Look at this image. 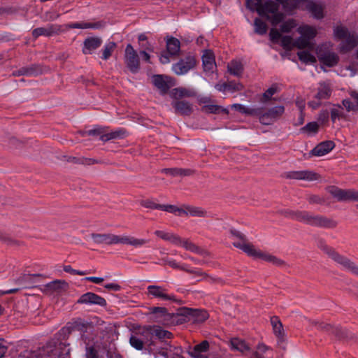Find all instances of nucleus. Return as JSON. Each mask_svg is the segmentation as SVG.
I'll list each match as a JSON object with an SVG mask.
<instances>
[{"instance_id": "31", "label": "nucleus", "mask_w": 358, "mask_h": 358, "mask_svg": "<svg viewBox=\"0 0 358 358\" xmlns=\"http://www.w3.org/2000/svg\"><path fill=\"white\" fill-rule=\"evenodd\" d=\"M180 41L176 38H170L166 41V48L170 55H177L180 48Z\"/></svg>"}, {"instance_id": "34", "label": "nucleus", "mask_w": 358, "mask_h": 358, "mask_svg": "<svg viewBox=\"0 0 358 358\" xmlns=\"http://www.w3.org/2000/svg\"><path fill=\"white\" fill-rule=\"evenodd\" d=\"M271 322L275 336H278L280 339H282L285 335V332L282 327V324L281 322L279 320L278 317H271Z\"/></svg>"}, {"instance_id": "24", "label": "nucleus", "mask_w": 358, "mask_h": 358, "mask_svg": "<svg viewBox=\"0 0 358 358\" xmlns=\"http://www.w3.org/2000/svg\"><path fill=\"white\" fill-rule=\"evenodd\" d=\"M209 348V344L206 341L195 345L194 348L189 352V355L193 358H207L203 354L207 352Z\"/></svg>"}, {"instance_id": "10", "label": "nucleus", "mask_w": 358, "mask_h": 358, "mask_svg": "<svg viewBox=\"0 0 358 358\" xmlns=\"http://www.w3.org/2000/svg\"><path fill=\"white\" fill-rule=\"evenodd\" d=\"M270 40L273 43L280 44L285 50H291L296 47V40L290 36H282L276 29H271L269 33Z\"/></svg>"}, {"instance_id": "22", "label": "nucleus", "mask_w": 358, "mask_h": 358, "mask_svg": "<svg viewBox=\"0 0 358 358\" xmlns=\"http://www.w3.org/2000/svg\"><path fill=\"white\" fill-rule=\"evenodd\" d=\"M203 69L206 72H213L216 69V64L213 53L210 50H206L202 56Z\"/></svg>"}, {"instance_id": "32", "label": "nucleus", "mask_w": 358, "mask_h": 358, "mask_svg": "<svg viewBox=\"0 0 358 358\" xmlns=\"http://www.w3.org/2000/svg\"><path fill=\"white\" fill-rule=\"evenodd\" d=\"M116 48L117 44L113 41H108L106 43L103 49L101 50V58L103 60H108L112 56Z\"/></svg>"}, {"instance_id": "38", "label": "nucleus", "mask_w": 358, "mask_h": 358, "mask_svg": "<svg viewBox=\"0 0 358 358\" xmlns=\"http://www.w3.org/2000/svg\"><path fill=\"white\" fill-rule=\"evenodd\" d=\"M87 133L89 135L92 136L100 135L99 139L102 141H108L109 140L116 139L113 131L106 134H103L101 129H97L90 130Z\"/></svg>"}, {"instance_id": "44", "label": "nucleus", "mask_w": 358, "mask_h": 358, "mask_svg": "<svg viewBox=\"0 0 358 358\" xmlns=\"http://www.w3.org/2000/svg\"><path fill=\"white\" fill-rule=\"evenodd\" d=\"M255 31V33L263 35L267 31V26L264 22L259 18H256L254 22Z\"/></svg>"}, {"instance_id": "59", "label": "nucleus", "mask_w": 358, "mask_h": 358, "mask_svg": "<svg viewBox=\"0 0 358 358\" xmlns=\"http://www.w3.org/2000/svg\"><path fill=\"white\" fill-rule=\"evenodd\" d=\"M329 120V112L327 110H322L318 115V121L322 123L328 121Z\"/></svg>"}, {"instance_id": "15", "label": "nucleus", "mask_w": 358, "mask_h": 358, "mask_svg": "<svg viewBox=\"0 0 358 358\" xmlns=\"http://www.w3.org/2000/svg\"><path fill=\"white\" fill-rule=\"evenodd\" d=\"M316 52L319 60L324 65L331 67L336 65L338 62V57L336 53L332 52H323L322 47H318Z\"/></svg>"}, {"instance_id": "20", "label": "nucleus", "mask_w": 358, "mask_h": 358, "mask_svg": "<svg viewBox=\"0 0 358 358\" xmlns=\"http://www.w3.org/2000/svg\"><path fill=\"white\" fill-rule=\"evenodd\" d=\"M60 31V26L57 24H48L45 27H38L32 31L34 38L40 36H50L58 33Z\"/></svg>"}, {"instance_id": "33", "label": "nucleus", "mask_w": 358, "mask_h": 358, "mask_svg": "<svg viewBox=\"0 0 358 358\" xmlns=\"http://www.w3.org/2000/svg\"><path fill=\"white\" fill-rule=\"evenodd\" d=\"M155 234L162 240L169 241L173 245L179 241V236L171 232L157 230L155 231Z\"/></svg>"}, {"instance_id": "53", "label": "nucleus", "mask_w": 358, "mask_h": 358, "mask_svg": "<svg viewBox=\"0 0 358 358\" xmlns=\"http://www.w3.org/2000/svg\"><path fill=\"white\" fill-rule=\"evenodd\" d=\"M277 88L276 87H271L268 88L262 96V101H267L271 99V96L276 92Z\"/></svg>"}, {"instance_id": "40", "label": "nucleus", "mask_w": 358, "mask_h": 358, "mask_svg": "<svg viewBox=\"0 0 358 358\" xmlns=\"http://www.w3.org/2000/svg\"><path fill=\"white\" fill-rule=\"evenodd\" d=\"M162 172L170 176H188L191 173V171L189 169H182L180 168H171L164 169Z\"/></svg>"}, {"instance_id": "49", "label": "nucleus", "mask_w": 358, "mask_h": 358, "mask_svg": "<svg viewBox=\"0 0 358 358\" xmlns=\"http://www.w3.org/2000/svg\"><path fill=\"white\" fill-rule=\"evenodd\" d=\"M318 124L315 122H312L308 123L305 127H303L301 130L303 132H307L308 134H315L318 131Z\"/></svg>"}, {"instance_id": "61", "label": "nucleus", "mask_w": 358, "mask_h": 358, "mask_svg": "<svg viewBox=\"0 0 358 358\" xmlns=\"http://www.w3.org/2000/svg\"><path fill=\"white\" fill-rule=\"evenodd\" d=\"M231 86V83L217 84L215 85V88L220 92H224L225 90H228V89H230Z\"/></svg>"}, {"instance_id": "58", "label": "nucleus", "mask_w": 358, "mask_h": 358, "mask_svg": "<svg viewBox=\"0 0 358 358\" xmlns=\"http://www.w3.org/2000/svg\"><path fill=\"white\" fill-rule=\"evenodd\" d=\"M142 205L145 208H150L152 209H159V204H157L151 201H144L142 202Z\"/></svg>"}, {"instance_id": "55", "label": "nucleus", "mask_w": 358, "mask_h": 358, "mask_svg": "<svg viewBox=\"0 0 358 358\" xmlns=\"http://www.w3.org/2000/svg\"><path fill=\"white\" fill-rule=\"evenodd\" d=\"M204 108L206 111L210 112V113H220V111H224L225 113H227V109H222V108H221L220 106H217V105L206 106Z\"/></svg>"}, {"instance_id": "4", "label": "nucleus", "mask_w": 358, "mask_h": 358, "mask_svg": "<svg viewBox=\"0 0 358 358\" xmlns=\"http://www.w3.org/2000/svg\"><path fill=\"white\" fill-rule=\"evenodd\" d=\"M334 37L336 40L341 41L340 49L342 52L350 51L357 44L358 37L356 34L350 32L343 26H336L334 28Z\"/></svg>"}, {"instance_id": "37", "label": "nucleus", "mask_w": 358, "mask_h": 358, "mask_svg": "<svg viewBox=\"0 0 358 358\" xmlns=\"http://www.w3.org/2000/svg\"><path fill=\"white\" fill-rule=\"evenodd\" d=\"M71 29H99L101 27L100 22L90 23V22H73L68 25Z\"/></svg>"}, {"instance_id": "56", "label": "nucleus", "mask_w": 358, "mask_h": 358, "mask_svg": "<svg viewBox=\"0 0 358 358\" xmlns=\"http://www.w3.org/2000/svg\"><path fill=\"white\" fill-rule=\"evenodd\" d=\"M61 284H64V282H62L60 280H56V281H53V282L48 283L47 285V287L51 290H56V289L60 288Z\"/></svg>"}, {"instance_id": "35", "label": "nucleus", "mask_w": 358, "mask_h": 358, "mask_svg": "<svg viewBox=\"0 0 358 358\" xmlns=\"http://www.w3.org/2000/svg\"><path fill=\"white\" fill-rule=\"evenodd\" d=\"M308 9L317 19H322L324 17V7L320 3L310 2L308 3Z\"/></svg>"}, {"instance_id": "45", "label": "nucleus", "mask_w": 358, "mask_h": 358, "mask_svg": "<svg viewBox=\"0 0 358 358\" xmlns=\"http://www.w3.org/2000/svg\"><path fill=\"white\" fill-rule=\"evenodd\" d=\"M268 351V348L264 344H259L257 350L253 353L252 358H270L268 356H264Z\"/></svg>"}, {"instance_id": "7", "label": "nucleus", "mask_w": 358, "mask_h": 358, "mask_svg": "<svg viewBox=\"0 0 358 358\" xmlns=\"http://www.w3.org/2000/svg\"><path fill=\"white\" fill-rule=\"evenodd\" d=\"M256 110L257 114H255V117H257L263 124L268 125L282 116L285 108L282 106H276L264 111L263 108L257 107Z\"/></svg>"}, {"instance_id": "6", "label": "nucleus", "mask_w": 358, "mask_h": 358, "mask_svg": "<svg viewBox=\"0 0 358 358\" xmlns=\"http://www.w3.org/2000/svg\"><path fill=\"white\" fill-rule=\"evenodd\" d=\"M320 248L324 250L333 260L340 264L342 268L349 272L358 275V266L348 258L340 255L336 252L331 248H329L324 243H321Z\"/></svg>"}, {"instance_id": "36", "label": "nucleus", "mask_w": 358, "mask_h": 358, "mask_svg": "<svg viewBox=\"0 0 358 358\" xmlns=\"http://www.w3.org/2000/svg\"><path fill=\"white\" fill-rule=\"evenodd\" d=\"M297 55L300 61L306 64H313L317 61L315 56L307 50L300 51Z\"/></svg>"}, {"instance_id": "41", "label": "nucleus", "mask_w": 358, "mask_h": 358, "mask_svg": "<svg viewBox=\"0 0 358 358\" xmlns=\"http://www.w3.org/2000/svg\"><path fill=\"white\" fill-rule=\"evenodd\" d=\"M159 210L172 213L179 216L183 215V213H185L184 206L178 208L173 205H160Z\"/></svg>"}, {"instance_id": "26", "label": "nucleus", "mask_w": 358, "mask_h": 358, "mask_svg": "<svg viewBox=\"0 0 358 358\" xmlns=\"http://www.w3.org/2000/svg\"><path fill=\"white\" fill-rule=\"evenodd\" d=\"M135 334L139 336L143 345H149L151 343L152 338V329L151 327L140 328Z\"/></svg>"}, {"instance_id": "51", "label": "nucleus", "mask_w": 358, "mask_h": 358, "mask_svg": "<svg viewBox=\"0 0 358 358\" xmlns=\"http://www.w3.org/2000/svg\"><path fill=\"white\" fill-rule=\"evenodd\" d=\"M165 263L173 268L187 271L185 265H180L179 263H178L176 260L173 259H169L165 260Z\"/></svg>"}, {"instance_id": "63", "label": "nucleus", "mask_w": 358, "mask_h": 358, "mask_svg": "<svg viewBox=\"0 0 358 358\" xmlns=\"http://www.w3.org/2000/svg\"><path fill=\"white\" fill-rule=\"evenodd\" d=\"M114 134L115 135L116 139L117 138H122L125 136L126 131L123 129H117L115 131H113Z\"/></svg>"}, {"instance_id": "47", "label": "nucleus", "mask_w": 358, "mask_h": 358, "mask_svg": "<svg viewBox=\"0 0 358 358\" xmlns=\"http://www.w3.org/2000/svg\"><path fill=\"white\" fill-rule=\"evenodd\" d=\"M296 27V23L294 20H289L285 21L280 26V31L284 33L290 32L294 28Z\"/></svg>"}, {"instance_id": "21", "label": "nucleus", "mask_w": 358, "mask_h": 358, "mask_svg": "<svg viewBox=\"0 0 358 358\" xmlns=\"http://www.w3.org/2000/svg\"><path fill=\"white\" fill-rule=\"evenodd\" d=\"M335 145L333 141H324L318 144L311 150V154L314 156L321 157L329 153Z\"/></svg>"}, {"instance_id": "14", "label": "nucleus", "mask_w": 358, "mask_h": 358, "mask_svg": "<svg viewBox=\"0 0 358 358\" xmlns=\"http://www.w3.org/2000/svg\"><path fill=\"white\" fill-rule=\"evenodd\" d=\"M78 303L86 305H98L103 307L106 306L105 299L92 292H87L81 295L78 300Z\"/></svg>"}, {"instance_id": "57", "label": "nucleus", "mask_w": 358, "mask_h": 358, "mask_svg": "<svg viewBox=\"0 0 358 358\" xmlns=\"http://www.w3.org/2000/svg\"><path fill=\"white\" fill-rule=\"evenodd\" d=\"M104 287L108 290H112L115 292H118L121 289L120 285L115 282L105 284Z\"/></svg>"}, {"instance_id": "8", "label": "nucleus", "mask_w": 358, "mask_h": 358, "mask_svg": "<svg viewBox=\"0 0 358 358\" xmlns=\"http://www.w3.org/2000/svg\"><path fill=\"white\" fill-rule=\"evenodd\" d=\"M231 233L233 236L239 238L238 241L233 243L235 247L240 248L248 255L255 258H257V257L261 255L260 250H257L254 245L245 241L244 235L241 232L235 229H231Z\"/></svg>"}, {"instance_id": "23", "label": "nucleus", "mask_w": 358, "mask_h": 358, "mask_svg": "<svg viewBox=\"0 0 358 358\" xmlns=\"http://www.w3.org/2000/svg\"><path fill=\"white\" fill-rule=\"evenodd\" d=\"M152 317L154 322L166 324L169 320L170 315L165 308H154L152 311Z\"/></svg>"}, {"instance_id": "5", "label": "nucleus", "mask_w": 358, "mask_h": 358, "mask_svg": "<svg viewBox=\"0 0 358 358\" xmlns=\"http://www.w3.org/2000/svg\"><path fill=\"white\" fill-rule=\"evenodd\" d=\"M297 32L300 36L296 39V48L299 49L306 48L313 49L314 47L313 40L317 34V28L308 24H303L297 28Z\"/></svg>"}, {"instance_id": "1", "label": "nucleus", "mask_w": 358, "mask_h": 358, "mask_svg": "<svg viewBox=\"0 0 358 358\" xmlns=\"http://www.w3.org/2000/svg\"><path fill=\"white\" fill-rule=\"evenodd\" d=\"M90 237L96 244H124L134 248H140L148 242V240L143 238H136L127 235L117 236L112 234H92Z\"/></svg>"}, {"instance_id": "18", "label": "nucleus", "mask_w": 358, "mask_h": 358, "mask_svg": "<svg viewBox=\"0 0 358 358\" xmlns=\"http://www.w3.org/2000/svg\"><path fill=\"white\" fill-rule=\"evenodd\" d=\"M287 177L292 179L304 180L308 181L316 180L319 178L318 175L310 171H291L287 174Z\"/></svg>"}, {"instance_id": "54", "label": "nucleus", "mask_w": 358, "mask_h": 358, "mask_svg": "<svg viewBox=\"0 0 358 358\" xmlns=\"http://www.w3.org/2000/svg\"><path fill=\"white\" fill-rule=\"evenodd\" d=\"M343 106L346 108L347 111H352L357 109V106L355 105L350 99H345L342 101Z\"/></svg>"}, {"instance_id": "52", "label": "nucleus", "mask_w": 358, "mask_h": 358, "mask_svg": "<svg viewBox=\"0 0 358 358\" xmlns=\"http://www.w3.org/2000/svg\"><path fill=\"white\" fill-rule=\"evenodd\" d=\"M172 94L175 98H181L189 96L188 91L184 88H176L173 90Z\"/></svg>"}, {"instance_id": "64", "label": "nucleus", "mask_w": 358, "mask_h": 358, "mask_svg": "<svg viewBox=\"0 0 358 358\" xmlns=\"http://www.w3.org/2000/svg\"><path fill=\"white\" fill-rule=\"evenodd\" d=\"M85 279L86 280L92 282L96 283V284H100V283H101L103 281V278L94 277V276L86 277Z\"/></svg>"}, {"instance_id": "13", "label": "nucleus", "mask_w": 358, "mask_h": 358, "mask_svg": "<svg viewBox=\"0 0 358 358\" xmlns=\"http://www.w3.org/2000/svg\"><path fill=\"white\" fill-rule=\"evenodd\" d=\"M152 83L162 94H166L170 87L175 85L173 79L163 75H154L152 77Z\"/></svg>"}, {"instance_id": "42", "label": "nucleus", "mask_w": 358, "mask_h": 358, "mask_svg": "<svg viewBox=\"0 0 358 358\" xmlns=\"http://www.w3.org/2000/svg\"><path fill=\"white\" fill-rule=\"evenodd\" d=\"M231 108L236 110H238V112H240L242 114H246V115H252V116H255V114H257L256 108H247L245 106L240 104V103H234L231 106Z\"/></svg>"}, {"instance_id": "11", "label": "nucleus", "mask_w": 358, "mask_h": 358, "mask_svg": "<svg viewBox=\"0 0 358 358\" xmlns=\"http://www.w3.org/2000/svg\"><path fill=\"white\" fill-rule=\"evenodd\" d=\"M196 59L192 55H188L172 66V70L177 75H185L196 66Z\"/></svg>"}, {"instance_id": "17", "label": "nucleus", "mask_w": 358, "mask_h": 358, "mask_svg": "<svg viewBox=\"0 0 358 358\" xmlns=\"http://www.w3.org/2000/svg\"><path fill=\"white\" fill-rule=\"evenodd\" d=\"M333 88L328 82H322L319 83L317 92L315 95L316 99L326 100L329 99L332 94Z\"/></svg>"}, {"instance_id": "50", "label": "nucleus", "mask_w": 358, "mask_h": 358, "mask_svg": "<svg viewBox=\"0 0 358 358\" xmlns=\"http://www.w3.org/2000/svg\"><path fill=\"white\" fill-rule=\"evenodd\" d=\"M152 329V334H155L156 336L159 338H170L171 334L166 330L161 329L160 327H156Z\"/></svg>"}, {"instance_id": "39", "label": "nucleus", "mask_w": 358, "mask_h": 358, "mask_svg": "<svg viewBox=\"0 0 358 358\" xmlns=\"http://www.w3.org/2000/svg\"><path fill=\"white\" fill-rule=\"evenodd\" d=\"M229 72L236 76H239L243 72V66L238 61H231L228 64Z\"/></svg>"}, {"instance_id": "25", "label": "nucleus", "mask_w": 358, "mask_h": 358, "mask_svg": "<svg viewBox=\"0 0 358 358\" xmlns=\"http://www.w3.org/2000/svg\"><path fill=\"white\" fill-rule=\"evenodd\" d=\"M184 314L188 316L189 320L193 319L196 322H202L208 317L207 312L201 310L187 309Z\"/></svg>"}, {"instance_id": "2", "label": "nucleus", "mask_w": 358, "mask_h": 358, "mask_svg": "<svg viewBox=\"0 0 358 358\" xmlns=\"http://www.w3.org/2000/svg\"><path fill=\"white\" fill-rule=\"evenodd\" d=\"M257 1L255 6L252 7L250 1L248 0V8L251 10H256L259 15L265 16L273 25H276L282 20L284 15L278 11L279 4L277 2L267 1L264 3H262L261 0Z\"/></svg>"}, {"instance_id": "27", "label": "nucleus", "mask_w": 358, "mask_h": 358, "mask_svg": "<svg viewBox=\"0 0 358 358\" xmlns=\"http://www.w3.org/2000/svg\"><path fill=\"white\" fill-rule=\"evenodd\" d=\"M176 111L181 115H189L192 111V105L186 101H176L173 103Z\"/></svg>"}, {"instance_id": "16", "label": "nucleus", "mask_w": 358, "mask_h": 358, "mask_svg": "<svg viewBox=\"0 0 358 358\" xmlns=\"http://www.w3.org/2000/svg\"><path fill=\"white\" fill-rule=\"evenodd\" d=\"M148 293L149 295L162 301H171L174 299V296L169 294L166 289L161 286L149 285L148 287Z\"/></svg>"}, {"instance_id": "46", "label": "nucleus", "mask_w": 358, "mask_h": 358, "mask_svg": "<svg viewBox=\"0 0 358 358\" xmlns=\"http://www.w3.org/2000/svg\"><path fill=\"white\" fill-rule=\"evenodd\" d=\"M257 258L262 259L266 262H271L275 265H281L282 264V261L278 259L277 257L271 255L269 254L263 253L261 252V255L257 257Z\"/></svg>"}, {"instance_id": "30", "label": "nucleus", "mask_w": 358, "mask_h": 358, "mask_svg": "<svg viewBox=\"0 0 358 358\" xmlns=\"http://www.w3.org/2000/svg\"><path fill=\"white\" fill-rule=\"evenodd\" d=\"M184 209H185V213H183V215H189L191 216H194V217H206L207 216V212L200 207L192 206H185Z\"/></svg>"}, {"instance_id": "12", "label": "nucleus", "mask_w": 358, "mask_h": 358, "mask_svg": "<svg viewBox=\"0 0 358 358\" xmlns=\"http://www.w3.org/2000/svg\"><path fill=\"white\" fill-rule=\"evenodd\" d=\"M329 192L338 201H358V191L354 189H341L332 186L329 188Z\"/></svg>"}, {"instance_id": "3", "label": "nucleus", "mask_w": 358, "mask_h": 358, "mask_svg": "<svg viewBox=\"0 0 358 358\" xmlns=\"http://www.w3.org/2000/svg\"><path fill=\"white\" fill-rule=\"evenodd\" d=\"M287 217L313 226L332 227L336 225L334 221L327 220L322 216L313 215L307 212H289Z\"/></svg>"}, {"instance_id": "19", "label": "nucleus", "mask_w": 358, "mask_h": 358, "mask_svg": "<svg viewBox=\"0 0 358 358\" xmlns=\"http://www.w3.org/2000/svg\"><path fill=\"white\" fill-rule=\"evenodd\" d=\"M102 40L100 37L87 38L83 43V52L85 55L92 54L95 50L101 46Z\"/></svg>"}, {"instance_id": "43", "label": "nucleus", "mask_w": 358, "mask_h": 358, "mask_svg": "<svg viewBox=\"0 0 358 358\" xmlns=\"http://www.w3.org/2000/svg\"><path fill=\"white\" fill-rule=\"evenodd\" d=\"M174 245L177 246H181L184 248L185 250L191 252H199V248L194 243L187 240H182L180 237H179L178 243H174Z\"/></svg>"}, {"instance_id": "9", "label": "nucleus", "mask_w": 358, "mask_h": 358, "mask_svg": "<svg viewBox=\"0 0 358 358\" xmlns=\"http://www.w3.org/2000/svg\"><path fill=\"white\" fill-rule=\"evenodd\" d=\"M124 59L127 67L131 72L136 73L139 71L140 60L137 52L131 44L126 46Z\"/></svg>"}, {"instance_id": "48", "label": "nucleus", "mask_w": 358, "mask_h": 358, "mask_svg": "<svg viewBox=\"0 0 358 358\" xmlns=\"http://www.w3.org/2000/svg\"><path fill=\"white\" fill-rule=\"evenodd\" d=\"M131 345L138 350H141L143 348L144 345L143 341L139 338V336H136L134 333L131 335L129 340Z\"/></svg>"}, {"instance_id": "60", "label": "nucleus", "mask_w": 358, "mask_h": 358, "mask_svg": "<svg viewBox=\"0 0 358 358\" xmlns=\"http://www.w3.org/2000/svg\"><path fill=\"white\" fill-rule=\"evenodd\" d=\"M322 100L321 99H316L315 97H314V99L312 100V101H310L308 103V105L309 107H310L312 109H316L317 108H319L321 104H322Z\"/></svg>"}, {"instance_id": "62", "label": "nucleus", "mask_w": 358, "mask_h": 358, "mask_svg": "<svg viewBox=\"0 0 358 358\" xmlns=\"http://www.w3.org/2000/svg\"><path fill=\"white\" fill-rule=\"evenodd\" d=\"M59 17V14L55 11H50L45 13V18L48 20H55Z\"/></svg>"}, {"instance_id": "28", "label": "nucleus", "mask_w": 358, "mask_h": 358, "mask_svg": "<svg viewBox=\"0 0 358 358\" xmlns=\"http://www.w3.org/2000/svg\"><path fill=\"white\" fill-rule=\"evenodd\" d=\"M231 346L233 350L242 353H248L250 350L249 345L242 339L234 338L231 340Z\"/></svg>"}, {"instance_id": "29", "label": "nucleus", "mask_w": 358, "mask_h": 358, "mask_svg": "<svg viewBox=\"0 0 358 358\" xmlns=\"http://www.w3.org/2000/svg\"><path fill=\"white\" fill-rule=\"evenodd\" d=\"M329 113L331 120L334 123L345 117L343 108L339 104H332Z\"/></svg>"}]
</instances>
